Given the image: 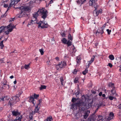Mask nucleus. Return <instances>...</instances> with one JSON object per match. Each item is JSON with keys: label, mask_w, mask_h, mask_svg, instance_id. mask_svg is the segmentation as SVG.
Segmentation results:
<instances>
[{"label": "nucleus", "mask_w": 121, "mask_h": 121, "mask_svg": "<svg viewBox=\"0 0 121 121\" xmlns=\"http://www.w3.org/2000/svg\"><path fill=\"white\" fill-rule=\"evenodd\" d=\"M98 0H90L89 1V4L90 6H93L95 8L93 11L94 15L95 17L97 16L99 13H102V10L100 9L98 10L97 8L98 7L97 4L96 3Z\"/></svg>", "instance_id": "nucleus-1"}, {"label": "nucleus", "mask_w": 121, "mask_h": 121, "mask_svg": "<svg viewBox=\"0 0 121 121\" xmlns=\"http://www.w3.org/2000/svg\"><path fill=\"white\" fill-rule=\"evenodd\" d=\"M93 102V100L89 103L83 102L81 101V103H82V104L81 105V110L84 111L85 109H88L89 108L91 107L92 106Z\"/></svg>", "instance_id": "nucleus-2"}, {"label": "nucleus", "mask_w": 121, "mask_h": 121, "mask_svg": "<svg viewBox=\"0 0 121 121\" xmlns=\"http://www.w3.org/2000/svg\"><path fill=\"white\" fill-rule=\"evenodd\" d=\"M82 104L81 101H78L75 103H73L71 105V109H77L78 107L79 109L81 110V105Z\"/></svg>", "instance_id": "nucleus-3"}, {"label": "nucleus", "mask_w": 121, "mask_h": 121, "mask_svg": "<svg viewBox=\"0 0 121 121\" xmlns=\"http://www.w3.org/2000/svg\"><path fill=\"white\" fill-rule=\"evenodd\" d=\"M39 13L40 14L42 18L44 20L47 17V11L43 9V8L38 10Z\"/></svg>", "instance_id": "nucleus-4"}, {"label": "nucleus", "mask_w": 121, "mask_h": 121, "mask_svg": "<svg viewBox=\"0 0 121 121\" xmlns=\"http://www.w3.org/2000/svg\"><path fill=\"white\" fill-rule=\"evenodd\" d=\"M44 22V21L43 22L40 21L38 23V28L41 27L42 29L44 28H48V25L47 23H45Z\"/></svg>", "instance_id": "nucleus-5"}, {"label": "nucleus", "mask_w": 121, "mask_h": 121, "mask_svg": "<svg viewBox=\"0 0 121 121\" xmlns=\"http://www.w3.org/2000/svg\"><path fill=\"white\" fill-rule=\"evenodd\" d=\"M12 113L13 116H20L21 113L19 112L18 110L17 109H15L12 112Z\"/></svg>", "instance_id": "nucleus-6"}, {"label": "nucleus", "mask_w": 121, "mask_h": 121, "mask_svg": "<svg viewBox=\"0 0 121 121\" xmlns=\"http://www.w3.org/2000/svg\"><path fill=\"white\" fill-rule=\"evenodd\" d=\"M114 117V113L112 112H110L109 114L107 119L108 121H110L113 119Z\"/></svg>", "instance_id": "nucleus-7"}, {"label": "nucleus", "mask_w": 121, "mask_h": 121, "mask_svg": "<svg viewBox=\"0 0 121 121\" xmlns=\"http://www.w3.org/2000/svg\"><path fill=\"white\" fill-rule=\"evenodd\" d=\"M20 9H22V10H23L26 11H29L31 10L29 6H26L25 7L22 6L20 7Z\"/></svg>", "instance_id": "nucleus-8"}, {"label": "nucleus", "mask_w": 121, "mask_h": 121, "mask_svg": "<svg viewBox=\"0 0 121 121\" xmlns=\"http://www.w3.org/2000/svg\"><path fill=\"white\" fill-rule=\"evenodd\" d=\"M20 0H11V2L9 4L10 7L13 5L14 4H16L18 2H19Z\"/></svg>", "instance_id": "nucleus-9"}, {"label": "nucleus", "mask_w": 121, "mask_h": 121, "mask_svg": "<svg viewBox=\"0 0 121 121\" xmlns=\"http://www.w3.org/2000/svg\"><path fill=\"white\" fill-rule=\"evenodd\" d=\"M24 11H23L22 10H21L20 12L17 14V16L19 18L22 17L24 15Z\"/></svg>", "instance_id": "nucleus-10"}, {"label": "nucleus", "mask_w": 121, "mask_h": 121, "mask_svg": "<svg viewBox=\"0 0 121 121\" xmlns=\"http://www.w3.org/2000/svg\"><path fill=\"white\" fill-rule=\"evenodd\" d=\"M95 56L94 55L91 58V60L89 61L88 62L89 63L86 66L88 68L91 65V63H92L94 60V58Z\"/></svg>", "instance_id": "nucleus-11"}, {"label": "nucleus", "mask_w": 121, "mask_h": 121, "mask_svg": "<svg viewBox=\"0 0 121 121\" xmlns=\"http://www.w3.org/2000/svg\"><path fill=\"white\" fill-rule=\"evenodd\" d=\"M90 112V111L87 110L84 113V115H83V117L85 119H86L89 115Z\"/></svg>", "instance_id": "nucleus-12"}, {"label": "nucleus", "mask_w": 121, "mask_h": 121, "mask_svg": "<svg viewBox=\"0 0 121 121\" xmlns=\"http://www.w3.org/2000/svg\"><path fill=\"white\" fill-rule=\"evenodd\" d=\"M38 104L36 106L34 111L32 112L33 114H34L36 113H39V108H38Z\"/></svg>", "instance_id": "nucleus-13"}, {"label": "nucleus", "mask_w": 121, "mask_h": 121, "mask_svg": "<svg viewBox=\"0 0 121 121\" xmlns=\"http://www.w3.org/2000/svg\"><path fill=\"white\" fill-rule=\"evenodd\" d=\"M66 63L65 61H62L61 62V63L59 64V65L60 66V67L62 68L63 67H64L66 65Z\"/></svg>", "instance_id": "nucleus-14"}, {"label": "nucleus", "mask_w": 121, "mask_h": 121, "mask_svg": "<svg viewBox=\"0 0 121 121\" xmlns=\"http://www.w3.org/2000/svg\"><path fill=\"white\" fill-rule=\"evenodd\" d=\"M13 99H13V97L11 98L10 99L9 102L10 105L11 106L12 105H13L15 104H16V103H15L14 102L15 101H14V100Z\"/></svg>", "instance_id": "nucleus-15"}, {"label": "nucleus", "mask_w": 121, "mask_h": 121, "mask_svg": "<svg viewBox=\"0 0 121 121\" xmlns=\"http://www.w3.org/2000/svg\"><path fill=\"white\" fill-rule=\"evenodd\" d=\"M22 118V115H21L20 116H17L14 121H21V119Z\"/></svg>", "instance_id": "nucleus-16"}, {"label": "nucleus", "mask_w": 121, "mask_h": 121, "mask_svg": "<svg viewBox=\"0 0 121 121\" xmlns=\"http://www.w3.org/2000/svg\"><path fill=\"white\" fill-rule=\"evenodd\" d=\"M13 98L14 99V101H15L14 102L16 103L19 100V97L17 96L16 95L13 97Z\"/></svg>", "instance_id": "nucleus-17"}, {"label": "nucleus", "mask_w": 121, "mask_h": 121, "mask_svg": "<svg viewBox=\"0 0 121 121\" xmlns=\"http://www.w3.org/2000/svg\"><path fill=\"white\" fill-rule=\"evenodd\" d=\"M29 101L30 102H31L34 105H35V103L34 102L35 100L34 99V98L33 96H30L29 99Z\"/></svg>", "instance_id": "nucleus-18"}, {"label": "nucleus", "mask_w": 121, "mask_h": 121, "mask_svg": "<svg viewBox=\"0 0 121 121\" xmlns=\"http://www.w3.org/2000/svg\"><path fill=\"white\" fill-rule=\"evenodd\" d=\"M39 12L38 11L36 12L35 13L33 14V16L34 18L35 19V21L36 19L37 18L38 16L39 15L38 13Z\"/></svg>", "instance_id": "nucleus-19"}, {"label": "nucleus", "mask_w": 121, "mask_h": 121, "mask_svg": "<svg viewBox=\"0 0 121 121\" xmlns=\"http://www.w3.org/2000/svg\"><path fill=\"white\" fill-rule=\"evenodd\" d=\"M86 0H78L77 1V2L78 4H83Z\"/></svg>", "instance_id": "nucleus-20"}, {"label": "nucleus", "mask_w": 121, "mask_h": 121, "mask_svg": "<svg viewBox=\"0 0 121 121\" xmlns=\"http://www.w3.org/2000/svg\"><path fill=\"white\" fill-rule=\"evenodd\" d=\"M7 28V27L4 26H1L0 27V31L2 33L4 32L5 30V29Z\"/></svg>", "instance_id": "nucleus-21"}, {"label": "nucleus", "mask_w": 121, "mask_h": 121, "mask_svg": "<svg viewBox=\"0 0 121 121\" xmlns=\"http://www.w3.org/2000/svg\"><path fill=\"white\" fill-rule=\"evenodd\" d=\"M33 114H30V116H29V120L28 121H32L33 120Z\"/></svg>", "instance_id": "nucleus-22"}, {"label": "nucleus", "mask_w": 121, "mask_h": 121, "mask_svg": "<svg viewBox=\"0 0 121 121\" xmlns=\"http://www.w3.org/2000/svg\"><path fill=\"white\" fill-rule=\"evenodd\" d=\"M108 86L109 87H111L112 89H114L115 88L114 84L112 82L109 83L108 85Z\"/></svg>", "instance_id": "nucleus-23"}, {"label": "nucleus", "mask_w": 121, "mask_h": 121, "mask_svg": "<svg viewBox=\"0 0 121 121\" xmlns=\"http://www.w3.org/2000/svg\"><path fill=\"white\" fill-rule=\"evenodd\" d=\"M111 91L112 93V95H117L116 91L114 89H111Z\"/></svg>", "instance_id": "nucleus-24"}, {"label": "nucleus", "mask_w": 121, "mask_h": 121, "mask_svg": "<svg viewBox=\"0 0 121 121\" xmlns=\"http://www.w3.org/2000/svg\"><path fill=\"white\" fill-rule=\"evenodd\" d=\"M22 93V90H21L18 92L16 96L19 97L21 95Z\"/></svg>", "instance_id": "nucleus-25"}, {"label": "nucleus", "mask_w": 121, "mask_h": 121, "mask_svg": "<svg viewBox=\"0 0 121 121\" xmlns=\"http://www.w3.org/2000/svg\"><path fill=\"white\" fill-rule=\"evenodd\" d=\"M62 42L64 44H66L67 41V40L65 38H63L61 40Z\"/></svg>", "instance_id": "nucleus-26"}, {"label": "nucleus", "mask_w": 121, "mask_h": 121, "mask_svg": "<svg viewBox=\"0 0 121 121\" xmlns=\"http://www.w3.org/2000/svg\"><path fill=\"white\" fill-rule=\"evenodd\" d=\"M52 116H50L49 117H47V118L45 120L46 121H52Z\"/></svg>", "instance_id": "nucleus-27"}, {"label": "nucleus", "mask_w": 121, "mask_h": 121, "mask_svg": "<svg viewBox=\"0 0 121 121\" xmlns=\"http://www.w3.org/2000/svg\"><path fill=\"white\" fill-rule=\"evenodd\" d=\"M7 81L6 80H4L3 82V86H4L7 85L8 87V88H9V85L7 84Z\"/></svg>", "instance_id": "nucleus-28"}, {"label": "nucleus", "mask_w": 121, "mask_h": 121, "mask_svg": "<svg viewBox=\"0 0 121 121\" xmlns=\"http://www.w3.org/2000/svg\"><path fill=\"white\" fill-rule=\"evenodd\" d=\"M109 59L111 60H113L114 59V58L113 55H111L109 56Z\"/></svg>", "instance_id": "nucleus-29"}, {"label": "nucleus", "mask_w": 121, "mask_h": 121, "mask_svg": "<svg viewBox=\"0 0 121 121\" xmlns=\"http://www.w3.org/2000/svg\"><path fill=\"white\" fill-rule=\"evenodd\" d=\"M88 67L87 68L86 67V69L85 70L83 71L82 72V74L84 75H85L88 72V70L87 69Z\"/></svg>", "instance_id": "nucleus-30"}, {"label": "nucleus", "mask_w": 121, "mask_h": 121, "mask_svg": "<svg viewBox=\"0 0 121 121\" xmlns=\"http://www.w3.org/2000/svg\"><path fill=\"white\" fill-rule=\"evenodd\" d=\"M68 45V46L69 47L72 44V42L70 41V40H69L66 42V44Z\"/></svg>", "instance_id": "nucleus-31"}, {"label": "nucleus", "mask_w": 121, "mask_h": 121, "mask_svg": "<svg viewBox=\"0 0 121 121\" xmlns=\"http://www.w3.org/2000/svg\"><path fill=\"white\" fill-rule=\"evenodd\" d=\"M60 81L61 82V85L63 86L64 85V82L63 78L62 77H61L60 78Z\"/></svg>", "instance_id": "nucleus-32"}, {"label": "nucleus", "mask_w": 121, "mask_h": 121, "mask_svg": "<svg viewBox=\"0 0 121 121\" xmlns=\"http://www.w3.org/2000/svg\"><path fill=\"white\" fill-rule=\"evenodd\" d=\"M46 86L45 85H41L40 88V89L41 90L43 89H45L46 88Z\"/></svg>", "instance_id": "nucleus-33"}, {"label": "nucleus", "mask_w": 121, "mask_h": 121, "mask_svg": "<svg viewBox=\"0 0 121 121\" xmlns=\"http://www.w3.org/2000/svg\"><path fill=\"white\" fill-rule=\"evenodd\" d=\"M108 98L109 99L111 100H113L114 99H115L116 100L117 99L116 98L111 96H109Z\"/></svg>", "instance_id": "nucleus-34"}, {"label": "nucleus", "mask_w": 121, "mask_h": 121, "mask_svg": "<svg viewBox=\"0 0 121 121\" xmlns=\"http://www.w3.org/2000/svg\"><path fill=\"white\" fill-rule=\"evenodd\" d=\"M76 119H78L79 118L81 117V114H80L79 113H78L76 115Z\"/></svg>", "instance_id": "nucleus-35"}, {"label": "nucleus", "mask_w": 121, "mask_h": 121, "mask_svg": "<svg viewBox=\"0 0 121 121\" xmlns=\"http://www.w3.org/2000/svg\"><path fill=\"white\" fill-rule=\"evenodd\" d=\"M24 68L25 69L28 70L29 68H30V66H29L27 65H25Z\"/></svg>", "instance_id": "nucleus-36"}, {"label": "nucleus", "mask_w": 121, "mask_h": 121, "mask_svg": "<svg viewBox=\"0 0 121 121\" xmlns=\"http://www.w3.org/2000/svg\"><path fill=\"white\" fill-rule=\"evenodd\" d=\"M56 68L57 70H59L61 68L60 67V65H59V64L56 65Z\"/></svg>", "instance_id": "nucleus-37"}, {"label": "nucleus", "mask_w": 121, "mask_h": 121, "mask_svg": "<svg viewBox=\"0 0 121 121\" xmlns=\"http://www.w3.org/2000/svg\"><path fill=\"white\" fill-rule=\"evenodd\" d=\"M39 94H36L35 93H34V98L37 99V98L39 97Z\"/></svg>", "instance_id": "nucleus-38"}, {"label": "nucleus", "mask_w": 121, "mask_h": 121, "mask_svg": "<svg viewBox=\"0 0 121 121\" xmlns=\"http://www.w3.org/2000/svg\"><path fill=\"white\" fill-rule=\"evenodd\" d=\"M68 38L69 39V40H70L72 41V40L73 38L72 37L70 34H69L68 35Z\"/></svg>", "instance_id": "nucleus-39"}, {"label": "nucleus", "mask_w": 121, "mask_h": 121, "mask_svg": "<svg viewBox=\"0 0 121 121\" xmlns=\"http://www.w3.org/2000/svg\"><path fill=\"white\" fill-rule=\"evenodd\" d=\"M39 51L40 52L41 54V55H43L44 53V52L43 50V49H39Z\"/></svg>", "instance_id": "nucleus-40"}, {"label": "nucleus", "mask_w": 121, "mask_h": 121, "mask_svg": "<svg viewBox=\"0 0 121 121\" xmlns=\"http://www.w3.org/2000/svg\"><path fill=\"white\" fill-rule=\"evenodd\" d=\"M101 30L100 31L99 33L102 34L104 32V27H103V28H101Z\"/></svg>", "instance_id": "nucleus-41"}, {"label": "nucleus", "mask_w": 121, "mask_h": 121, "mask_svg": "<svg viewBox=\"0 0 121 121\" xmlns=\"http://www.w3.org/2000/svg\"><path fill=\"white\" fill-rule=\"evenodd\" d=\"M34 21L32 20L30 21L28 23V26L29 25H31L33 24V22H34Z\"/></svg>", "instance_id": "nucleus-42"}, {"label": "nucleus", "mask_w": 121, "mask_h": 121, "mask_svg": "<svg viewBox=\"0 0 121 121\" xmlns=\"http://www.w3.org/2000/svg\"><path fill=\"white\" fill-rule=\"evenodd\" d=\"M17 53V51H16V50H14L12 52H11L10 53V55L11 56H13V55H12V54L13 53Z\"/></svg>", "instance_id": "nucleus-43"}, {"label": "nucleus", "mask_w": 121, "mask_h": 121, "mask_svg": "<svg viewBox=\"0 0 121 121\" xmlns=\"http://www.w3.org/2000/svg\"><path fill=\"white\" fill-rule=\"evenodd\" d=\"M76 100L77 99L75 98H73L71 100V101L73 103H74Z\"/></svg>", "instance_id": "nucleus-44"}, {"label": "nucleus", "mask_w": 121, "mask_h": 121, "mask_svg": "<svg viewBox=\"0 0 121 121\" xmlns=\"http://www.w3.org/2000/svg\"><path fill=\"white\" fill-rule=\"evenodd\" d=\"M106 31L107 32V33L108 35H109L110 34L111 32V30H109V29H107Z\"/></svg>", "instance_id": "nucleus-45"}, {"label": "nucleus", "mask_w": 121, "mask_h": 121, "mask_svg": "<svg viewBox=\"0 0 121 121\" xmlns=\"http://www.w3.org/2000/svg\"><path fill=\"white\" fill-rule=\"evenodd\" d=\"M5 97H2L0 98V102L2 101H4V99Z\"/></svg>", "instance_id": "nucleus-46"}, {"label": "nucleus", "mask_w": 121, "mask_h": 121, "mask_svg": "<svg viewBox=\"0 0 121 121\" xmlns=\"http://www.w3.org/2000/svg\"><path fill=\"white\" fill-rule=\"evenodd\" d=\"M78 78H75L74 80V82L75 83H77L78 82Z\"/></svg>", "instance_id": "nucleus-47"}, {"label": "nucleus", "mask_w": 121, "mask_h": 121, "mask_svg": "<svg viewBox=\"0 0 121 121\" xmlns=\"http://www.w3.org/2000/svg\"><path fill=\"white\" fill-rule=\"evenodd\" d=\"M12 24L10 23V24H9L7 26V28H9L10 27H12Z\"/></svg>", "instance_id": "nucleus-48"}, {"label": "nucleus", "mask_w": 121, "mask_h": 121, "mask_svg": "<svg viewBox=\"0 0 121 121\" xmlns=\"http://www.w3.org/2000/svg\"><path fill=\"white\" fill-rule=\"evenodd\" d=\"M76 60L77 62V64H78L79 65V63H80V62L81 60L80 59H77Z\"/></svg>", "instance_id": "nucleus-49"}, {"label": "nucleus", "mask_w": 121, "mask_h": 121, "mask_svg": "<svg viewBox=\"0 0 121 121\" xmlns=\"http://www.w3.org/2000/svg\"><path fill=\"white\" fill-rule=\"evenodd\" d=\"M77 72V70L76 69H74L73 72V73L74 74H75Z\"/></svg>", "instance_id": "nucleus-50"}, {"label": "nucleus", "mask_w": 121, "mask_h": 121, "mask_svg": "<svg viewBox=\"0 0 121 121\" xmlns=\"http://www.w3.org/2000/svg\"><path fill=\"white\" fill-rule=\"evenodd\" d=\"M13 30V28H10L9 29L7 30L9 32H11L12 30Z\"/></svg>", "instance_id": "nucleus-51"}, {"label": "nucleus", "mask_w": 121, "mask_h": 121, "mask_svg": "<svg viewBox=\"0 0 121 121\" xmlns=\"http://www.w3.org/2000/svg\"><path fill=\"white\" fill-rule=\"evenodd\" d=\"M108 65L110 68H111L112 66V65L111 63H109Z\"/></svg>", "instance_id": "nucleus-52"}, {"label": "nucleus", "mask_w": 121, "mask_h": 121, "mask_svg": "<svg viewBox=\"0 0 121 121\" xmlns=\"http://www.w3.org/2000/svg\"><path fill=\"white\" fill-rule=\"evenodd\" d=\"M62 36V37H64L65 36V33L63 32L61 34Z\"/></svg>", "instance_id": "nucleus-53"}, {"label": "nucleus", "mask_w": 121, "mask_h": 121, "mask_svg": "<svg viewBox=\"0 0 121 121\" xmlns=\"http://www.w3.org/2000/svg\"><path fill=\"white\" fill-rule=\"evenodd\" d=\"M8 4H4V8H7L8 7Z\"/></svg>", "instance_id": "nucleus-54"}, {"label": "nucleus", "mask_w": 121, "mask_h": 121, "mask_svg": "<svg viewBox=\"0 0 121 121\" xmlns=\"http://www.w3.org/2000/svg\"><path fill=\"white\" fill-rule=\"evenodd\" d=\"M14 19H15V18H12V19H11V20H9V22H12V21H13L14 20Z\"/></svg>", "instance_id": "nucleus-55"}, {"label": "nucleus", "mask_w": 121, "mask_h": 121, "mask_svg": "<svg viewBox=\"0 0 121 121\" xmlns=\"http://www.w3.org/2000/svg\"><path fill=\"white\" fill-rule=\"evenodd\" d=\"M3 41L4 40H2L0 43V46H1L2 45H4L3 43Z\"/></svg>", "instance_id": "nucleus-56"}, {"label": "nucleus", "mask_w": 121, "mask_h": 121, "mask_svg": "<svg viewBox=\"0 0 121 121\" xmlns=\"http://www.w3.org/2000/svg\"><path fill=\"white\" fill-rule=\"evenodd\" d=\"M102 95V92H100L99 93V96H101V95Z\"/></svg>", "instance_id": "nucleus-57"}, {"label": "nucleus", "mask_w": 121, "mask_h": 121, "mask_svg": "<svg viewBox=\"0 0 121 121\" xmlns=\"http://www.w3.org/2000/svg\"><path fill=\"white\" fill-rule=\"evenodd\" d=\"M73 52H75L76 51L75 50V48L74 47L73 45Z\"/></svg>", "instance_id": "nucleus-58"}, {"label": "nucleus", "mask_w": 121, "mask_h": 121, "mask_svg": "<svg viewBox=\"0 0 121 121\" xmlns=\"http://www.w3.org/2000/svg\"><path fill=\"white\" fill-rule=\"evenodd\" d=\"M9 32L7 30V31H5V33L6 35H8L9 33Z\"/></svg>", "instance_id": "nucleus-59"}, {"label": "nucleus", "mask_w": 121, "mask_h": 121, "mask_svg": "<svg viewBox=\"0 0 121 121\" xmlns=\"http://www.w3.org/2000/svg\"><path fill=\"white\" fill-rule=\"evenodd\" d=\"M4 45H2L1 46H0V48L1 49H2L3 47H4Z\"/></svg>", "instance_id": "nucleus-60"}, {"label": "nucleus", "mask_w": 121, "mask_h": 121, "mask_svg": "<svg viewBox=\"0 0 121 121\" xmlns=\"http://www.w3.org/2000/svg\"><path fill=\"white\" fill-rule=\"evenodd\" d=\"M3 109V107H0V112Z\"/></svg>", "instance_id": "nucleus-61"}, {"label": "nucleus", "mask_w": 121, "mask_h": 121, "mask_svg": "<svg viewBox=\"0 0 121 121\" xmlns=\"http://www.w3.org/2000/svg\"><path fill=\"white\" fill-rule=\"evenodd\" d=\"M102 96L103 97H105V95L104 94H103L102 95Z\"/></svg>", "instance_id": "nucleus-62"}, {"label": "nucleus", "mask_w": 121, "mask_h": 121, "mask_svg": "<svg viewBox=\"0 0 121 121\" xmlns=\"http://www.w3.org/2000/svg\"><path fill=\"white\" fill-rule=\"evenodd\" d=\"M14 77L13 76V75H12L10 77V78L11 79H12Z\"/></svg>", "instance_id": "nucleus-63"}, {"label": "nucleus", "mask_w": 121, "mask_h": 121, "mask_svg": "<svg viewBox=\"0 0 121 121\" xmlns=\"http://www.w3.org/2000/svg\"><path fill=\"white\" fill-rule=\"evenodd\" d=\"M55 59L57 60H59V57H56L55 58Z\"/></svg>", "instance_id": "nucleus-64"}]
</instances>
